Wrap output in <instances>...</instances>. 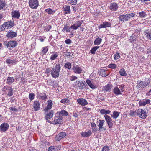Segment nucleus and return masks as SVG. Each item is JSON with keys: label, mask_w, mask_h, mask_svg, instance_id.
<instances>
[{"label": "nucleus", "mask_w": 151, "mask_h": 151, "mask_svg": "<svg viewBox=\"0 0 151 151\" xmlns=\"http://www.w3.org/2000/svg\"><path fill=\"white\" fill-rule=\"evenodd\" d=\"M35 95L33 93H31L29 95V99L30 101H31L33 100L35 98Z\"/></svg>", "instance_id": "50"}, {"label": "nucleus", "mask_w": 151, "mask_h": 151, "mask_svg": "<svg viewBox=\"0 0 151 151\" xmlns=\"http://www.w3.org/2000/svg\"><path fill=\"white\" fill-rule=\"evenodd\" d=\"M9 126L7 123H3L0 126V130L1 131L4 132L8 129Z\"/></svg>", "instance_id": "11"}, {"label": "nucleus", "mask_w": 151, "mask_h": 151, "mask_svg": "<svg viewBox=\"0 0 151 151\" xmlns=\"http://www.w3.org/2000/svg\"><path fill=\"white\" fill-rule=\"evenodd\" d=\"M11 15L13 18L18 19L20 16V14L19 11L15 10L12 12Z\"/></svg>", "instance_id": "17"}, {"label": "nucleus", "mask_w": 151, "mask_h": 151, "mask_svg": "<svg viewBox=\"0 0 151 151\" xmlns=\"http://www.w3.org/2000/svg\"><path fill=\"white\" fill-rule=\"evenodd\" d=\"M120 112H118L116 111H114L113 112V114L111 115V117L113 119H116L117 118L120 114Z\"/></svg>", "instance_id": "32"}, {"label": "nucleus", "mask_w": 151, "mask_h": 151, "mask_svg": "<svg viewBox=\"0 0 151 151\" xmlns=\"http://www.w3.org/2000/svg\"><path fill=\"white\" fill-rule=\"evenodd\" d=\"M55 148L54 146H50L49 148V151H55Z\"/></svg>", "instance_id": "61"}, {"label": "nucleus", "mask_w": 151, "mask_h": 151, "mask_svg": "<svg viewBox=\"0 0 151 151\" xmlns=\"http://www.w3.org/2000/svg\"><path fill=\"white\" fill-rule=\"evenodd\" d=\"M140 30H138L137 29L135 30V32H134V33L133 35H137V33L138 35L139 34L140 32Z\"/></svg>", "instance_id": "63"}, {"label": "nucleus", "mask_w": 151, "mask_h": 151, "mask_svg": "<svg viewBox=\"0 0 151 151\" xmlns=\"http://www.w3.org/2000/svg\"><path fill=\"white\" fill-rule=\"evenodd\" d=\"M135 15V14L133 13L121 15L118 17L119 22L120 23H122L124 22L127 21L131 18L134 17Z\"/></svg>", "instance_id": "2"}, {"label": "nucleus", "mask_w": 151, "mask_h": 151, "mask_svg": "<svg viewBox=\"0 0 151 151\" xmlns=\"http://www.w3.org/2000/svg\"><path fill=\"white\" fill-rule=\"evenodd\" d=\"M66 134L65 132H62L59 133L55 137V139L57 141H59L63 138L65 137Z\"/></svg>", "instance_id": "13"}, {"label": "nucleus", "mask_w": 151, "mask_h": 151, "mask_svg": "<svg viewBox=\"0 0 151 151\" xmlns=\"http://www.w3.org/2000/svg\"><path fill=\"white\" fill-rule=\"evenodd\" d=\"M17 35V34L15 32L13 31L8 32L6 36L10 38H14L16 37Z\"/></svg>", "instance_id": "22"}, {"label": "nucleus", "mask_w": 151, "mask_h": 151, "mask_svg": "<svg viewBox=\"0 0 151 151\" xmlns=\"http://www.w3.org/2000/svg\"><path fill=\"white\" fill-rule=\"evenodd\" d=\"M75 84L76 87H78L80 89H82L83 88V85L84 84L81 82L80 81H77L75 83Z\"/></svg>", "instance_id": "28"}, {"label": "nucleus", "mask_w": 151, "mask_h": 151, "mask_svg": "<svg viewBox=\"0 0 151 151\" xmlns=\"http://www.w3.org/2000/svg\"><path fill=\"white\" fill-rule=\"evenodd\" d=\"M6 3L4 1L0 0V10L2 9L6 6Z\"/></svg>", "instance_id": "43"}, {"label": "nucleus", "mask_w": 151, "mask_h": 151, "mask_svg": "<svg viewBox=\"0 0 151 151\" xmlns=\"http://www.w3.org/2000/svg\"><path fill=\"white\" fill-rule=\"evenodd\" d=\"M57 114L61 117H63V116H68V113L65 110H62L61 111L58 112Z\"/></svg>", "instance_id": "25"}, {"label": "nucleus", "mask_w": 151, "mask_h": 151, "mask_svg": "<svg viewBox=\"0 0 151 151\" xmlns=\"http://www.w3.org/2000/svg\"><path fill=\"white\" fill-rule=\"evenodd\" d=\"M69 102V99L68 98L63 99L60 101V102L63 104L67 103Z\"/></svg>", "instance_id": "48"}, {"label": "nucleus", "mask_w": 151, "mask_h": 151, "mask_svg": "<svg viewBox=\"0 0 151 151\" xmlns=\"http://www.w3.org/2000/svg\"><path fill=\"white\" fill-rule=\"evenodd\" d=\"M100 47L99 46H96L93 47L90 50V52L93 54H95V52L96 50Z\"/></svg>", "instance_id": "38"}, {"label": "nucleus", "mask_w": 151, "mask_h": 151, "mask_svg": "<svg viewBox=\"0 0 151 151\" xmlns=\"http://www.w3.org/2000/svg\"><path fill=\"white\" fill-rule=\"evenodd\" d=\"M100 122L98 125V126L99 127V130L103 129L104 130H105L106 129V127H103L104 124L105 122L104 120H99Z\"/></svg>", "instance_id": "24"}, {"label": "nucleus", "mask_w": 151, "mask_h": 151, "mask_svg": "<svg viewBox=\"0 0 151 151\" xmlns=\"http://www.w3.org/2000/svg\"><path fill=\"white\" fill-rule=\"evenodd\" d=\"M33 108L35 111L39 110L40 108V104L39 101L36 100L34 101Z\"/></svg>", "instance_id": "9"}, {"label": "nucleus", "mask_w": 151, "mask_h": 151, "mask_svg": "<svg viewBox=\"0 0 151 151\" xmlns=\"http://www.w3.org/2000/svg\"><path fill=\"white\" fill-rule=\"evenodd\" d=\"M70 29H72V28L71 27V26L69 27L67 25H65L63 28V32L66 31L67 32H70Z\"/></svg>", "instance_id": "39"}, {"label": "nucleus", "mask_w": 151, "mask_h": 151, "mask_svg": "<svg viewBox=\"0 0 151 151\" xmlns=\"http://www.w3.org/2000/svg\"><path fill=\"white\" fill-rule=\"evenodd\" d=\"M45 118L47 121H49L52 117L54 114L52 110L49 111V112H45Z\"/></svg>", "instance_id": "8"}, {"label": "nucleus", "mask_w": 151, "mask_h": 151, "mask_svg": "<svg viewBox=\"0 0 151 151\" xmlns=\"http://www.w3.org/2000/svg\"><path fill=\"white\" fill-rule=\"evenodd\" d=\"M63 10L65 12V14L70 13V7L69 6L65 5L63 8Z\"/></svg>", "instance_id": "29"}, {"label": "nucleus", "mask_w": 151, "mask_h": 151, "mask_svg": "<svg viewBox=\"0 0 151 151\" xmlns=\"http://www.w3.org/2000/svg\"><path fill=\"white\" fill-rule=\"evenodd\" d=\"M109 7V9L111 11H115L117 10L118 8V6L116 3L113 2L110 4Z\"/></svg>", "instance_id": "12"}, {"label": "nucleus", "mask_w": 151, "mask_h": 151, "mask_svg": "<svg viewBox=\"0 0 151 151\" xmlns=\"http://www.w3.org/2000/svg\"><path fill=\"white\" fill-rule=\"evenodd\" d=\"M86 82L89 87L92 89H94L96 88V86L91 83L90 80H87Z\"/></svg>", "instance_id": "30"}, {"label": "nucleus", "mask_w": 151, "mask_h": 151, "mask_svg": "<svg viewBox=\"0 0 151 151\" xmlns=\"http://www.w3.org/2000/svg\"><path fill=\"white\" fill-rule=\"evenodd\" d=\"M72 69L75 73L77 74H80L82 71V69L78 66H73Z\"/></svg>", "instance_id": "16"}, {"label": "nucleus", "mask_w": 151, "mask_h": 151, "mask_svg": "<svg viewBox=\"0 0 151 151\" xmlns=\"http://www.w3.org/2000/svg\"><path fill=\"white\" fill-rule=\"evenodd\" d=\"M63 117L58 115V116H55V122L56 124H60L62 121Z\"/></svg>", "instance_id": "27"}, {"label": "nucleus", "mask_w": 151, "mask_h": 151, "mask_svg": "<svg viewBox=\"0 0 151 151\" xmlns=\"http://www.w3.org/2000/svg\"><path fill=\"white\" fill-rule=\"evenodd\" d=\"M144 33L147 39L151 40V31L146 30L144 32Z\"/></svg>", "instance_id": "34"}, {"label": "nucleus", "mask_w": 151, "mask_h": 151, "mask_svg": "<svg viewBox=\"0 0 151 151\" xmlns=\"http://www.w3.org/2000/svg\"><path fill=\"white\" fill-rule=\"evenodd\" d=\"M48 50V48L47 47H45L42 48V52L43 54L46 53Z\"/></svg>", "instance_id": "53"}, {"label": "nucleus", "mask_w": 151, "mask_h": 151, "mask_svg": "<svg viewBox=\"0 0 151 151\" xmlns=\"http://www.w3.org/2000/svg\"><path fill=\"white\" fill-rule=\"evenodd\" d=\"M111 24L110 23L107 22H104L102 24H101L99 26V28H106L110 27Z\"/></svg>", "instance_id": "19"}, {"label": "nucleus", "mask_w": 151, "mask_h": 151, "mask_svg": "<svg viewBox=\"0 0 151 151\" xmlns=\"http://www.w3.org/2000/svg\"><path fill=\"white\" fill-rule=\"evenodd\" d=\"M78 78L75 76H71L70 77V80L71 81H73L77 79Z\"/></svg>", "instance_id": "60"}, {"label": "nucleus", "mask_w": 151, "mask_h": 151, "mask_svg": "<svg viewBox=\"0 0 151 151\" xmlns=\"http://www.w3.org/2000/svg\"><path fill=\"white\" fill-rule=\"evenodd\" d=\"M48 105L47 106V107L45 108L44 109V111L46 112H47L48 110L51 109L53 105L52 101L50 100H49L48 101Z\"/></svg>", "instance_id": "20"}, {"label": "nucleus", "mask_w": 151, "mask_h": 151, "mask_svg": "<svg viewBox=\"0 0 151 151\" xmlns=\"http://www.w3.org/2000/svg\"><path fill=\"white\" fill-rule=\"evenodd\" d=\"M150 99H145L140 100L139 102L140 106H145L146 104H149L150 102Z\"/></svg>", "instance_id": "15"}, {"label": "nucleus", "mask_w": 151, "mask_h": 151, "mask_svg": "<svg viewBox=\"0 0 151 151\" xmlns=\"http://www.w3.org/2000/svg\"><path fill=\"white\" fill-rule=\"evenodd\" d=\"M104 117L107 123L110 121H112L111 117L108 115H104Z\"/></svg>", "instance_id": "47"}, {"label": "nucleus", "mask_w": 151, "mask_h": 151, "mask_svg": "<svg viewBox=\"0 0 151 151\" xmlns=\"http://www.w3.org/2000/svg\"><path fill=\"white\" fill-rule=\"evenodd\" d=\"M29 3V6L32 9H36L39 5L37 0H30Z\"/></svg>", "instance_id": "6"}, {"label": "nucleus", "mask_w": 151, "mask_h": 151, "mask_svg": "<svg viewBox=\"0 0 151 151\" xmlns=\"http://www.w3.org/2000/svg\"><path fill=\"white\" fill-rule=\"evenodd\" d=\"M120 56L119 55V53H116L115 55H114V59L115 60H116L119 58Z\"/></svg>", "instance_id": "58"}, {"label": "nucleus", "mask_w": 151, "mask_h": 151, "mask_svg": "<svg viewBox=\"0 0 151 151\" xmlns=\"http://www.w3.org/2000/svg\"><path fill=\"white\" fill-rule=\"evenodd\" d=\"M14 79L13 77H8L7 79V83L8 84L10 85L14 82Z\"/></svg>", "instance_id": "35"}, {"label": "nucleus", "mask_w": 151, "mask_h": 151, "mask_svg": "<svg viewBox=\"0 0 151 151\" xmlns=\"http://www.w3.org/2000/svg\"><path fill=\"white\" fill-rule=\"evenodd\" d=\"M137 115L141 118L145 119L147 116V113L145 110L139 109L136 111Z\"/></svg>", "instance_id": "5"}, {"label": "nucleus", "mask_w": 151, "mask_h": 151, "mask_svg": "<svg viewBox=\"0 0 151 151\" xmlns=\"http://www.w3.org/2000/svg\"><path fill=\"white\" fill-rule=\"evenodd\" d=\"M144 83L145 86V87H146L150 84V81L149 79H147L144 81Z\"/></svg>", "instance_id": "52"}, {"label": "nucleus", "mask_w": 151, "mask_h": 151, "mask_svg": "<svg viewBox=\"0 0 151 151\" xmlns=\"http://www.w3.org/2000/svg\"><path fill=\"white\" fill-rule=\"evenodd\" d=\"M61 68L60 64L58 63L55 65V67L52 69L51 74L53 78H56L59 77Z\"/></svg>", "instance_id": "1"}, {"label": "nucleus", "mask_w": 151, "mask_h": 151, "mask_svg": "<svg viewBox=\"0 0 151 151\" xmlns=\"http://www.w3.org/2000/svg\"><path fill=\"white\" fill-rule=\"evenodd\" d=\"M46 11L49 14H51L55 12V11L53 12L52 9H46Z\"/></svg>", "instance_id": "57"}, {"label": "nucleus", "mask_w": 151, "mask_h": 151, "mask_svg": "<svg viewBox=\"0 0 151 151\" xmlns=\"http://www.w3.org/2000/svg\"><path fill=\"white\" fill-rule=\"evenodd\" d=\"M102 41V39L99 37H98L94 41V45H99L101 43Z\"/></svg>", "instance_id": "36"}, {"label": "nucleus", "mask_w": 151, "mask_h": 151, "mask_svg": "<svg viewBox=\"0 0 151 151\" xmlns=\"http://www.w3.org/2000/svg\"><path fill=\"white\" fill-rule=\"evenodd\" d=\"M124 85H118L115 87L113 89V92L116 95H118L122 94V92L124 90Z\"/></svg>", "instance_id": "3"}, {"label": "nucleus", "mask_w": 151, "mask_h": 151, "mask_svg": "<svg viewBox=\"0 0 151 151\" xmlns=\"http://www.w3.org/2000/svg\"><path fill=\"white\" fill-rule=\"evenodd\" d=\"M52 54L50 59L51 60H54L58 57V55L57 52H52Z\"/></svg>", "instance_id": "37"}, {"label": "nucleus", "mask_w": 151, "mask_h": 151, "mask_svg": "<svg viewBox=\"0 0 151 151\" xmlns=\"http://www.w3.org/2000/svg\"><path fill=\"white\" fill-rule=\"evenodd\" d=\"M139 16L141 18H145L146 16L145 13L143 11L139 12Z\"/></svg>", "instance_id": "46"}, {"label": "nucleus", "mask_w": 151, "mask_h": 151, "mask_svg": "<svg viewBox=\"0 0 151 151\" xmlns=\"http://www.w3.org/2000/svg\"><path fill=\"white\" fill-rule=\"evenodd\" d=\"M17 44V41H11L9 42L6 45V46L8 47L14 48Z\"/></svg>", "instance_id": "14"}, {"label": "nucleus", "mask_w": 151, "mask_h": 151, "mask_svg": "<svg viewBox=\"0 0 151 151\" xmlns=\"http://www.w3.org/2000/svg\"><path fill=\"white\" fill-rule=\"evenodd\" d=\"M108 67L112 69H115L117 67V65L115 64H110L109 65Z\"/></svg>", "instance_id": "51"}, {"label": "nucleus", "mask_w": 151, "mask_h": 151, "mask_svg": "<svg viewBox=\"0 0 151 151\" xmlns=\"http://www.w3.org/2000/svg\"><path fill=\"white\" fill-rule=\"evenodd\" d=\"M65 42L66 44H71L72 43V41L70 39H67L65 40Z\"/></svg>", "instance_id": "62"}, {"label": "nucleus", "mask_w": 151, "mask_h": 151, "mask_svg": "<svg viewBox=\"0 0 151 151\" xmlns=\"http://www.w3.org/2000/svg\"><path fill=\"white\" fill-rule=\"evenodd\" d=\"M41 95H39V98L42 99L43 100L46 101L47 99V98L46 95V94L45 93H40Z\"/></svg>", "instance_id": "41"}, {"label": "nucleus", "mask_w": 151, "mask_h": 151, "mask_svg": "<svg viewBox=\"0 0 151 151\" xmlns=\"http://www.w3.org/2000/svg\"><path fill=\"white\" fill-rule=\"evenodd\" d=\"M109 127L110 128H111L112 127L113 125V123H112V121H110V122H108L107 123Z\"/></svg>", "instance_id": "55"}, {"label": "nucleus", "mask_w": 151, "mask_h": 151, "mask_svg": "<svg viewBox=\"0 0 151 151\" xmlns=\"http://www.w3.org/2000/svg\"><path fill=\"white\" fill-rule=\"evenodd\" d=\"M6 63L8 64H16L17 62V60L16 59L12 60L11 59H7L6 61Z\"/></svg>", "instance_id": "33"}, {"label": "nucleus", "mask_w": 151, "mask_h": 151, "mask_svg": "<svg viewBox=\"0 0 151 151\" xmlns=\"http://www.w3.org/2000/svg\"><path fill=\"white\" fill-rule=\"evenodd\" d=\"M120 75L124 76L127 75V74L126 73L125 70L124 69H121L119 72Z\"/></svg>", "instance_id": "42"}, {"label": "nucleus", "mask_w": 151, "mask_h": 151, "mask_svg": "<svg viewBox=\"0 0 151 151\" xmlns=\"http://www.w3.org/2000/svg\"><path fill=\"white\" fill-rule=\"evenodd\" d=\"M111 111L109 110H106L105 109H101L100 110V113L102 115H107V114H109Z\"/></svg>", "instance_id": "31"}, {"label": "nucleus", "mask_w": 151, "mask_h": 151, "mask_svg": "<svg viewBox=\"0 0 151 151\" xmlns=\"http://www.w3.org/2000/svg\"><path fill=\"white\" fill-rule=\"evenodd\" d=\"M14 22L9 21L6 22L1 27H0V29L1 31H4L5 29L11 28L14 26Z\"/></svg>", "instance_id": "4"}, {"label": "nucleus", "mask_w": 151, "mask_h": 151, "mask_svg": "<svg viewBox=\"0 0 151 151\" xmlns=\"http://www.w3.org/2000/svg\"><path fill=\"white\" fill-rule=\"evenodd\" d=\"M91 130H88L87 132H83L81 133V135L83 137H89L91 134Z\"/></svg>", "instance_id": "26"}, {"label": "nucleus", "mask_w": 151, "mask_h": 151, "mask_svg": "<svg viewBox=\"0 0 151 151\" xmlns=\"http://www.w3.org/2000/svg\"><path fill=\"white\" fill-rule=\"evenodd\" d=\"M138 37V35H132L130 36V38L129 39V41L130 42L133 43H136V40Z\"/></svg>", "instance_id": "21"}, {"label": "nucleus", "mask_w": 151, "mask_h": 151, "mask_svg": "<svg viewBox=\"0 0 151 151\" xmlns=\"http://www.w3.org/2000/svg\"><path fill=\"white\" fill-rule=\"evenodd\" d=\"M91 125L92 127V129L93 132H96V126L95 123L93 122L91 123Z\"/></svg>", "instance_id": "44"}, {"label": "nucleus", "mask_w": 151, "mask_h": 151, "mask_svg": "<svg viewBox=\"0 0 151 151\" xmlns=\"http://www.w3.org/2000/svg\"><path fill=\"white\" fill-rule=\"evenodd\" d=\"M68 3L72 5H76L77 2V0H67Z\"/></svg>", "instance_id": "49"}, {"label": "nucleus", "mask_w": 151, "mask_h": 151, "mask_svg": "<svg viewBox=\"0 0 151 151\" xmlns=\"http://www.w3.org/2000/svg\"><path fill=\"white\" fill-rule=\"evenodd\" d=\"M102 151H109V147L107 146H104L102 149Z\"/></svg>", "instance_id": "59"}, {"label": "nucleus", "mask_w": 151, "mask_h": 151, "mask_svg": "<svg viewBox=\"0 0 151 151\" xmlns=\"http://www.w3.org/2000/svg\"><path fill=\"white\" fill-rule=\"evenodd\" d=\"M8 91L7 94V95L9 97L12 96L13 93V91L12 88L10 87L9 89H8Z\"/></svg>", "instance_id": "45"}, {"label": "nucleus", "mask_w": 151, "mask_h": 151, "mask_svg": "<svg viewBox=\"0 0 151 151\" xmlns=\"http://www.w3.org/2000/svg\"><path fill=\"white\" fill-rule=\"evenodd\" d=\"M99 72L100 75L103 77H105L109 75V72L106 70L101 69Z\"/></svg>", "instance_id": "18"}, {"label": "nucleus", "mask_w": 151, "mask_h": 151, "mask_svg": "<svg viewBox=\"0 0 151 151\" xmlns=\"http://www.w3.org/2000/svg\"><path fill=\"white\" fill-rule=\"evenodd\" d=\"M136 111H134L133 110H130V113L129 114V115L132 116H134L136 115Z\"/></svg>", "instance_id": "56"}, {"label": "nucleus", "mask_w": 151, "mask_h": 151, "mask_svg": "<svg viewBox=\"0 0 151 151\" xmlns=\"http://www.w3.org/2000/svg\"><path fill=\"white\" fill-rule=\"evenodd\" d=\"M82 22L83 21L81 20L76 21L74 24L71 26L72 29L75 30H76L81 25Z\"/></svg>", "instance_id": "7"}, {"label": "nucleus", "mask_w": 151, "mask_h": 151, "mask_svg": "<svg viewBox=\"0 0 151 151\" xmlns=\"http://www.w3.org/2000/svg\"><path fill=\"white\" fill-rule=\"evenodd\" d=\"M51 70L50 68H48L46 69L45 73L48 74L50 73V72H51Z\"/></svg>", "instance_id": "64"}, {"label": "nucleus", "mask_w": 151, "mask_h": 151, "mask_svg": "<svg viewBox=\"0 0 151 151\" xmlns=\"http://www.w3.org/2000/svg\"><path fill=\"white\" fill-rule=\"evenodd\" d=\"M77 102L81 106H86L88 104L87 101L83 98H78L77 99Z\"/></svg>", "instance_id": "10"}, {"label": "nucleus", "mask_w": 151, "mask_h": 151, "mask_svg": "<svg viewBox=\"0 0 151 151\" xmlns=\"http://www.w3.org/2000/svg\"><path fill=\"white\" fill-rule=\"evenodd\" d=\"M145 87V86L144 81H141L139 83V87L144 88Z\"/></svg>", "instance_id": "54"}, {"label": "nucleus", "mask_w": 151, "mask_h": 151, "mask_svg": "<svg viewBox=\"0 0 151 151\" xmlns=\"http://www.w3.org/2000/svg\"><path fill=\"white\" fill-rule=\"evenodd\" d=\"M112 86L111 84H107L103 87L102 90L106 91H110Z\"/></svg>", "instance_id": "23"}, {"label": "nucleus", "mask_w": 151, "mask_h": 151, "mask_svg": "<svg viewBox=\"0 0 151 151\" xmlns=\"http://www.w3.org/2000/svg\"><path fill=\"white\" fill-rule=\"evenodd\" d=\"M64 66L65 68L70 70L71 68V63L70 62H67L65 64Z\"/></svg>", "instance_id": "40"}]
</instances>
